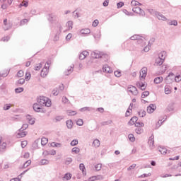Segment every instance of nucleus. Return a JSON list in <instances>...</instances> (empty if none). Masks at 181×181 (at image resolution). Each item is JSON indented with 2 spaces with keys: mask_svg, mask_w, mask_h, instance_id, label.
Returning <instances> with one entry per match:
<instances>
[{
  "mask_svg": "<svg viewBox=\"0 0 181 181\" xmlns=\"http://www.w3.org/2000/svg\"><path fill=\"white\" fill-rule=\"evenodd\" d=\"M175 80L177 83H179V81H181V75L176 76L175 77Z\"/></svg>",
  "mask_w": 181,
  "mask_h": 181,
  "instance_id": "864d4df0",
  "label": "nucleus"
},
{
  "mask_svg": "<svg viewBox=\"0 0 181 181\" xmlns=\"http://www.w3.org/2000/svg\"><path fill=\"white\" fill-rule=\"evenodd\" d=\"M66 127L69 129H71L73 128V121L67 120L66 121Z\"/></svg>",
  "mask_w": 181,
  "mask_h": 181,
  "instance_id": "cd10ccee",
  "label": "nucleus"
},
{
  "mask_svg": "<svg viewBox=\"0 0 181 181\" xmlns=\"http://www.w3.org/2000/svg\"><path fill=\"white\" fill-rule=\"evenodd\" d=\"M49 74V62H47L45 67L41 71V77H46Z\"/></svg>",
  "mask_w": 181,
  "mask_h": 181,
  "instance_id": "20e7f679",
  "label": "nucleus"
},
{
  "mask_svg": "<svg viewBox=\"0 0 181 181\" xmlns=\"http://www.w3.org/2000/svg\"><path fill=\"white\" fill-rule=\"evenodd\" d=\"M18 84H25V79L24 78H20L18 81Z\"/></svg>",
  "mask_w": 181,
  "mask_h": 181,
  "instance_id": "6e6d98bb",
  "label": "nucleus"
},
{
  "mask_svg": "<svg viewBox=\"0 0 181 181\" xmlns=\"http://www.w3.org/2000/svg\"><path fill=\"white\" fill-rule=\"evenodd\" d=\"M155 110H156V105L151 104L147 107V112H148V114H152Z\"/></svg>",
  "mask_w": 181,
  "mask_h": 181,
  "instance_id": "1a4fd4ad",
  "label": "nucleus"
},
{
  "mask_svg": "<svg viewBox=\"0 0 181 181\" xmlns=\"http://www.w3.org/2000/svg\"><path fill=\"white\" fill-rule=\"evenodd\" d=\"M25 75V73L23 72V71L20 70L18 71V72L16 74V77H23V76Z\"/></svg>",
  "mask_w": 181,
  "mask_h": 181,
  "instance_id": "c9c22d12",
  "label": "nucleus"
},
{
  "mask_svg": "<svg viewBox=\"0 0 181 181\" xmlns=\"http://www.w3.org/2000/svg\"><path fill=\"white\" fill-rule=\"evenodd\" d=\"M64 73H65V76H69V74H71V73H73V67L68 66Z\"/></svg>",
  "mask_w": 181,
  "mask_h": 181,
  "instance_id": "f3484780",
  "label": "nucleus"
},
{
  "mask_svg": "<svg viewBox=\"0 0 181 181\" xmlns=\"http://www.w3.org/2000/svg\"><path fill=\"white\" fill-rule=\"evenodd\" d=\"M47 142H49V139H47V138L42 137L41 139V145L45 146L47 144Z\"/></svg>",
  "mask_w": 181,
  "mask_h": 181,
  "instance_id": "c85d7f7f",
  "label": "nucleus"
},
{
  "mask_svg": "<svg viewBox=\"0 0 181 181\" xmlns=\"http://www.w3.org/2000/svg\"><path fill=\"white\" fill-rule=\"evenodd\" d=\"M139 117H145V115H146V112H145V110H141L139 112Z\"/></svg>",
  "mask_w": 181,
  "mask_h": 181,
  "instance_id": "4c0bfd02",
  "label": "nucleus"
},
{
  "mask_svg": "<svg viewBox=\"0 0 181 181\" xmlns=\"http://www.w3.org/2000/svg\"><path fill=\"white\" fill-rule=\"evenodd\" d=\"M117 8H122L124 6V2H119L117 3Z\"/></svg>",
  "mask_w": 181,
  "mask_h": 181,
  "instance_id": "338daca9",
  "label": "nucleus"
},
{
  "mask_svg": "<svg viewBox=\"0 0 181 181\" xmlns=\"http://www.w3.org/2000/svg\"><path fill=\"white\" fill-rule=\"evenodd\" d=\"M15 91L16 93H22L23 91V88H17Z\"/></svg>",
  "mask_w": 181,
  "mask_h": 181,
  "instance_id": "4d7b16f0",
  "label": "nucleus"
},
{
  "mask_svg": "<svg viewBox=\"0 0 181 181\" xmlns=\"http://www.w3.org/2000/svg\"><path fill=\"white\" fill-rule=\"evenodd\" d=\"M133 12L135 13H138L139 15H141V13H144V10H141L140 7L136 6L133 8L132 9Z\"/></svg>",
  "mask_w": 181,
  "mask_h": 181,
  "instance_id": "f8f14e48",
  "label": "nucleus"
},
{
  "mask_svg": "<svg viewBox=\"0 0 181 181\" xmlns=\"http://www.w3.org/2000/svg\"><path fill=\"white\" fill-rule=\"evenodd\" d=\"M150 47H151L149 46V45H147L144 47V52H149Z\"/></svg>",
  "mask_w": 181,
  "mask_h": 181,
  "instance_id": "0e129e2a",
  "label": "nucleus"
},
{
  "mask_svg": "<svg viewBox=\"0 0 181 181\" xmlns=\"http://www.w3.org/2000/svg\"><path fill=\"white\" fill-rule=\"evenodd\" d=\"M28 5H29V3L26 1H22V3L20 4V6H25L27 8Z\"/></svg>",
  "mask_w": 181,
  "mask_h": 181,
  "instance_id": "a18cd8bd",
  "label": "nucleus"
},
{
  "mask_svg": "<svg viewBox=\"0 0 181 181\" xmlns=\"http://www.w3.org/2000/svg\"><path fill=\"white\" fill-rule=\"evenodd\" d=\"M102 165L101 164H97L95 165V170H101Z\"/></svg>",
  "mask_w": 181,
  "mask_h": 181,
  "instance_id": "8fccbe9b",
  "label": "nucleus"
},
{
  "mask_svg": "<svg viewBox=\"0 0 181 181\" xmlns=\"http://www.w3.org/2000/svg\"><path fill=\"white\" fill-rule=\"evenodd\" d=\"M165 94H170V93H171L170 89H169V88H165Z\"/></svg>",
  "mask_w": 181,
  "mask_h": 181,
  "instance_id": "69168bd1",
  "label": "nucleus"
},
{
  "mask_svg": "<svg viewBox=\"0 0 181 181\" xmlns=\"http://www.w3.org/2000/svg\"><path fill=\"white\" fill-rule=\"evenodd\" d=\"M173 78H175V74L173 73H170L166 77L165 80L168 83H170V81H173Z\"/></svg>",
  "mask_w": 181,
  "mask_h": 181,
  "instance_id": "4468645a",
  "label": "nucleus"
},
{
  "mask_svg": "<svg viewBox=\"0 0 181 181\" xmlns=\"http://www.w3.org/2000/svg\"><path fill=\"white\" fill-rule=\"evenodd\" d=\"M128 92L133 94V95H138V89L132 85L129 86Z\"/></svg>",
  "mask_w": 181,
  "mask_h": 181,
  "instance_id": "423d86ee",
  "label": "nucleus"
},
{
  "mask_svg": "<svg viewBox=\"0 0 181 181\" xmlns=\"http://www.w3.org/2000/svg\"><path fill=\"white\" fill-rule=\"evenodd\" d=\"M158 57L160 59H162L163 60H165L166 59V52L163 51V52H160L158 54Z\"/></svg>",
  "mask_w": 181,
  "mask_h": 181,
  "instance_id": "4be33fe9",
  "label": "nucleus"
},
{
  "mask_svg": "<svg viewBox=\"0 0 181 181\" xmlns=\"http://www.w3.org/2000/svg\"><path fill=\"white\" fill-rule=\"evenodd\" d=\"M11 107H13V105L11 104H6L4 106V110H5V111H6L7 110H9V108H11Z\"/></svg>",
  "mask_w": 181,
  "mask_h": 181,
  "instance_id": "a19ab883",
  "label": "nucleus"
},
{
  "mask_svg": "<svg viewBox=\"0 0 181 181\" xmlns=\"http://www.w3.org/2000/svg\"><path fill=\"white\" fill-rule=\"evenodd\" d=\"M88 52L87 51H83L80 55H79V59L80 60H84V59H86V57H87V56H88Z\"/></svg>",
  "mask_w": 181,
  "mask_h": 181,
  "instance_id": "ddd939ff",
  "label": "nucleus"
},
{
  "mask_svg": "<svg viewBox=\"0 0 181 181\" xmlns=\"http://www.w3.org/2000/svg\"><path fill=\"white\" fill-rule=\"evenodd\" d=\"M159 152H160L162 155H166V153H168V149H166V148L164 147H160Z\"/></svg>",
  "mask_w": 181,
  "mask_h": 181,
  "instance_id": "bb28decb",
  "label": "nucleus"
},
{
  "mask_svg": "<svg viewBox=\"0 0 181 181\" xmlns=\"http://www.w3.org/2000/svg\"><path fill=\"white\" fill-rule=\"evenodd\" d=\"M9 74V71L8 70H5L1 72L0 75L1 77H6Z\"/></svg>",
  "mask_w": 181,
  "mask_h": 181,
  "instance_id": "2f4dec72",
  "label": "nucleus"
},
{
  "mask_svg": "<svg viewBox=\"0 0 181 181\" xmlns=\"http://www.w3.org/2000/svg\"><path fill=\"white\" fill-rule=\"evenodd\" d=\"M93 57L94 59H101L103 57H108V55L107 54H105L104 52H101L100 51H95L92 53Z\"/></svg>",
  "mask_w": 181,
  "mask_h": 181,
  "instance_id": "f03ea898",
  "label": "nucleus"
},
{
  "mask_svg": "<svg viewBox=\"0 0 181 181\" xmlns=\"http://www.w3.org/2000/svg\"><path fill=\"white\" fill-rule=\"evenodd\" d=\"M90 32L91 31L88 28H84L81 30L82 35H90Z\"/></svg>",
  "mask_w": 181,
  "mask_h": 181,
  "instance_id": "b1692460",
  "label": "nucleus"
},
{
  "mask_svg": "<svg viewBox=\"0 0 181 181\" xmlns=\"http://www.w3.org/2000/svg\"><path fill=\"white\" fill-rule=\"evenodd\" d=\"M163 62H165V60H163L161 58H157L156 59V66H162V64H163Z\"/></svg>",
  "mask_w": 181,
  "mask_h": 181,
  "instance_id": "a211bd4d",
  "label": "nucleus"
},
{
  "mask_svg": "<svg viewBox=\"0 0 181 181\" xmlns=\"http://www.w3.org/2000/svg\"><path fill=\"white\" fill-rule=\"evenodd\" d=\"M62 90H64V85L63 83H61L59 84V90L62 91Z\"/></svg>",
  "mask_w": 181,
  "mask_h": 181,
  "instance_id": "680f3d73",
  "label": "nucleus"
},
{
  "mask_svg": "<svg viewBox=\"0 0 181 181\" xmlns=\"http://www.w3.org/2000/svg\"><path fill=\"white\" fill-rule=\"evenodd\" d=\"M98 23H99L98 20H95L92 23V26H94V28H95L98 26Z\"/></svg>",
  "mask_w": 181,
  "mask_h": 181,
  "instance_id": "3c124183",
  "label": "nucleus"
},
{
  "mask_svg": "<svg viewBox=\"0 0 181 181\" xmlns=\"http://www.w3.org/2000/svg\"><path fill=\"white\" fill-rule=\"evenodd\" d=\"M158 19H159V21H166V17H165V16L162 15V14H158L157 16Z\"/></svg>",
  "mask_w": 181,
  "mask_h": 181,
  "instance_id": "f704fd0d",
  "label": "nucleus"
},
{
  "mask_svg": "<svg viewBox=\"0 0 181 181\" xmlns=\"http://www.w3.org/2000/svg\"><path fill=\"white\" fill-rule=\"evenodd\" d=\"M103 71H104V73H107V74L112 73V69L108 65H104L103 67Z\"/></svg>",
  "mask_w": 181,
  "mask_h": 181,
  "instance_id": "9b49d317",
  "label": "nucleus"
},
{
  "mask_svg": "<svg viewBox=\"0 0 181 181\" xmlns=\"http://www.w3.org/2000/svg\"><path fill=\"white\" fill-rule=\"evenodd\" d=\"M141 37L139 35H134L130 37V39H131V40H137V42H138V40H139V39H141Z\"/></svg>",
  "mask_w": 181,
  "mask_h": 181,
  "instance_id": "473e14b6",
  "label": "nucleus"
},
{
  "mask_svg": "<svg viewBox=\"0 0 181 181\" xmlns=\"http://www.w3.org/2000/svg\"><path fill=\"white\" fill-rule=\"evenodd\" d=\"M51 146H52L53 148H60V146H62V144L60 143L52 142L51 143Z\"/></svg>",
  "mask_w": 181,
  "mask_h": 181,
  "instance_id": "7c9ffc66",
  "label": "nucleus"
},
{
  "mask_svg": "<svg viewBox=\"0 0 181 181\" xmlns=\"http://www.w3.org/2000/svg\"><path fill=\"white\" fill-rule=\"evenodd\" d=\"M129 139L131 142H135V136H134V134H129Z\"/></svg>",
  "mask_w": 181,
  "mask_h": 181,
  "instance_id": "c03bdc74",
  "label": "nucleus"
},
{
  "mask_svg": "<svg viewBox=\"0 0 181 181\" xmlns=\"http://www.w3.org/2000/svg\"><path fill=\"white\" fill-rule=\"evenodd\" d=\"M79 169L82 171L83 175H86L87 172L86 171V167L84 166V164L81 163L79 165Z\"/></svg>",
  "mask_w": 181,
  "mask_h": 181,
  "instance_id": "393cba45",
  "label": "nucleus"
},
{
  "mask_svg": "<svg viewBox=\"0 0 181 181\" xmlns=\"http://www.w3.org/2000/svg\"><path fill=\"white\" fill-rule=\"evenodd\" d=\"M100 179H103V176H100V175H98V176H93V177H90L88 179V181L100 180Z\"/></svg>",
  "mask_w": 181,
  "mask_h": 181,
  "instance_id": "aec40b11",
  "label": "nucleus"
},
{
  "mask_svg": "<svg viewBox=\"0 0 181 181\" xmlns=\"http://www.w3.org/2000/svg\"><path fill=\"white\" fill-rule=\"evenodd\" d=\"M28 145V141H23L21 142V146L22 148H25V146H27Z\"/></svg>",
  "mask_w": 181,
  "mask_h": 181,
  "instance_id": "5fc2aeb1",
  "label": "nucleus"
},
{
  "mask_svg": "<svg viewBox=\"0 0 181 181\" xmlns=\"http://www.w3.org/2000/svg\"><path fill=\"white\" fill-rule=\"evenodd\" d=\"M138 45H140V46H146V43H148V41L144 37H141L137 41Z\"/></svg>",
  "mask_w": 181,
  "mask_h": 181,
  "instance_id": "6e6552de",
  "label": "nucleus"
},
{
  "mask_svg": "<svg viewBox=\"0 0 181 181\" xmlns=\"http://www.w3.org/2000/svg\"><path fill=\"white\" fill-rule=\"evenodd\" d=\"M78 144V140H73L71 142V146H76V145H77Z\"/></svg>",
  "mask_w": 181,
  "mask_h": 181,
  "instance_id": "603ef678",
  "label": "nucleus"
},
{
  "mask_svg": "<svg viewBox=\"0 0 181 181\" xmlns=\"http://www.w3.org/2000/svg\"><path fill=\"white\" fill-rule=\"evenodd\" d=\"M31 163H32V160H27V161L24 163L23 166L22 167V169H26V168H28V166H30V165Z\"/></svg>",
  "mask_w": 181,
  "mask_h": 181,
  "instance_id": "c756f323",
  "label": "nucleus"
},
{
  "mask_svg": "<svg viewBox=\"0 0 181 181\" xmlns=\"http://www.w3.org/2000/svg\"><path fill=\"white\" fill-rule=\"evenodd\" d=\"M76 124L78 125H79V127H81V125H83L84 124V122L83 121V119H78L77 121H76Z\"/></svg>",
  "mask_w": 181,
  "mask_h": 181,
  "instance_id": "37998d69",
  "label": "nucleus"
},
{
  "mask_svg": "<svg viewBox=\"0 0 181 181\" xmlns=\"http://www.w3.org/2000/svg\"><path fill=\"white\" fill-rule=\"evenodd\" d=\"M163 81V78L162 76L157 77L154 79V83L156 84H160Z\"/></svg>",
  "mask_w": 181,
  "mask_h": 181,
  "instance_id": "412c9836",
  "label": "nucleus"
},
{
  "mask_svg": "<svg viewBox=\"0 0 181 181\" xmlns=\"http://www.w3.org/2000/svg\"><path fill=\"white\" fill-rule=\"evenodd\" d=\"M37 103L41 105V107H52V100H50L47 97H38L37 98Z\"/></svg>",
  "mask_w": 181,
  "mask_h": 181,
  "instance_id": "f257e3e1",
  "label": "nucleus"
},
{
  "mask_svg": "<svg viewBox=\"0 0 181 181\" xmlns=\"http://www.w3.org/2000/svg\"><path fill=\"white\" fill-rule=\"evenodd\" d=\"M136 121H138V117H133L129 122V125H135L137 122Z\"/></svg>",
  "mask_w": 181,
  "mask_h": 181,
  "instance_id": "2eb2a0df",
  "label": "nucleus"
},
{
  "mask_svg": "<svg viewBox=\"0 0 181 181\" xmlns=\"http://www.w3.org/2000/svg\"><path fill=\"white\" fill-rule=\"evenodd\" d=\"M144 126V123L142 122H137L135 124V127H136V132L139 134H142L144 132V129L142 127Z\"/></svg>",
  "mask_w": 181,
  "mask_h": 181,
  "instance_id": "39448f33",
  "label": "nucleus"
},
{
  "mask_svg": "<svg viewBox=\"0 0 181 181\" xmlns=\"http://www.w3.org/2000/svg\"><path fill=\"white\" fill-rule=\"evenodd\" d=\"M66 114L69 117H73V115H77V112L76 110H69L66 111Z\"/></svg>",
  "mask_w": 181,
  "mask_h": 181,
  "instance_id": "6ab92c4d",
  "label": "nucleus"
},
{
  "mask_svg": "<svg viewBox=\"0 0 181 181\" xmlns=\"http://www.w3.org/2000/svg\"><path fill=\"white\" fill-rule=\"evenodd\" d=\"M170 25H173L174 26H177V21H173L170 22Z\"/></svg>",
  "mask_w": 181,
  "mask_h": 181,
  "instance_id": "e2e57ef3",
  "label": "nucleus"
},
{
  "mask_svg": "<svg viewBox=\"0 0 181 181\" xmlns=\"http://www.w3.org/2000/svg\"><path fill=\"white\" fill-rule=\"evenodd\" d=\"M27 119H28V122L30 125H33V124H35V118H32L30 115L27 116Z\"/></svg>",
  "mask_w": 181,
  "mask_h": 181,
  "instance_id": "a878e982",
  "label": "nucleus"
},
{
  "mask_svg": "<svg viewBox=\"0 0 181 181\" xmlns=\"http://www.w3.org/2000/svg\"><path fill=\"white\" fill-rule=\"evenodd\" d=\"M136 167V164H133L129 168H127V170H132V169H135Z\"/></svg>",
  "mask_w": 181,
  "mask_h": 181,
  "instance_id": "bf43d9fd",
  "label": "nucleus"
},
{
  "mask_svg": "<svg viewBox=\"0 0 181 181\" xmlns=\"http://www.w3.org/2000/svg\"><path fill=\"white\" fill-rule=\"evenodd\" d=\"M72 152H74V153H78L80 152V148L74 147L72 148Z\"/></svg>",
  "mask_w": 181,
  "mask_h": 181,
  "instance_id": "09e8293b",
  "label": "nucleus"
},
{
  "mask_svg": "<svg viewBox=\"0 0 181 181\" xmlns=\"http://www.w3.org/2000/svg\"><path fill=\"white\" fill-rule=\"evenodd\" d=\"M148 95H149V92H148V91H144V92L141 94V98H145V97H148Z\"/></svg>",
  "mask_w": 181,
  "mask_h": 181,
  "instance_id": "de8ad7c7",
  "label": "nucleus"
},
{
  "mask_svg": "<svg viewBox=\"0 0 181 181\" xmlns=\"http://www.w3.org/2000/svg\"><path fill=\"white\" fill-rule=\"evenodd\" d=\"M115 77H121V76H122L121 71H119V70L115 71Z\"/></svg>",
  "mask_w": 181,
  "mask_h": 181,
  "instance_id": "49530a36",
  "label": "nucleus"
},
{
  "mask_svg": "<svg viewBox=\"0 0 181 181\" xmlns=\"http://www.w3.org/2000/svg\"><path fill=\"white\" fill-rule=\"evenodd\" d=\"M42 63L35 64H34L33 69L35 71H39V70H40V69H42Z\"/></svg>",
  "mask_w": 181,
  "mask_h": 181,
  "instance_id": "dca6fc26",
  "label": "nucleus"
},
{
  "mask_svg": "<svg viewBox=\"0 0 181 181\" xmlns=\"http://www.w3.org/2000/svg\"><path fill=\"white\" fill-rule=\"evenodd\" d=\"M30 77H32V75L29 72L25 73V80H26V81H29Z\"/></svg>",
  "mask_w": 181,
  "mask_h": 181,
  "instance_id": "72a5a7b5",
  "label": "nucleus"
},
{
  "mask_svg": "<svg viewBox=\"0 0 181 181\" xmlns=\"http://www.w3.org/2000/svg\"><path fill=\"white\" fill-rule=\"evenodd\" d=\"M101 145V143L100 142V140L98 139H95L93 142V146L95 148H98V146H100Z\"/></svg>",
  "mask_w": 181,
  "mask_h": 181,
  "instance_id": "5701e85b",
  "label": "nucleus"
},
{
  "mask_svg": "<svg viewBox=\"0 0 181 181\" xmlns=\"http://www.w3.org/2000/svg\"><path fill=\"white\" fill-rule=\"evenodd\" d=\"M59 89L57 88H55L52 90V93L54 95H59Z\"/></svg>",
  "mask_w": 181,
  "mask_h": 181,
  "instance_id": "ea45409f",
  "label": "nucleus"
},
{
  "mask_svg": "<svg viewBox=\"0 0 181 181\" xmlns=\"http://www.w3.org/2000/svg\"><path fill=\"white\" fill-rule=\"evenodd\" d=\"M64 179H66V180H70V179H71V174L70 173H66L64 177Z\"/></svg>",
  "mask_w": 181,
  "mask_h": 181,
  "instance_id": "79ce46f5",
  "label": "nucleus"
},
{
  "mask_svg": "<svg viewBox=\"0 0 181 181\" xmlns=\"http://www.w3.org/2000/svg\"><path fill=\"white\" fill-rule=\"evenodd\" d=\"M132 6H139V5H141V3L136 1H132L131 2Z\"/></svg>",
  "mask_w": 181,
  "mask_h": 181,
  "instance_id": "58836bf2",
  "label": "nucleus"
},
{
  "mask_svg": "<svg viewBox=\"0 0 181 181\" xmlns=\"http://www.w3.org/2000/svg\"><path fill=\"white\" fill-rule=\"evenodd\" d=\"M136 87L138 88H140V90H146V83H144V82H137Z\"/></svg>",
  "mask_w": 181,
  "mask_h": 181,
  "instance_id": "9d476101",
  "label": "nucleus"
},
{
  "mask_svg": "<svg viewBox=\"0 0 181 181\" xmlns=\"http://www.w3.org/2000/svg\"><path fill=\"white\" fill-rule=\"evenodd\" d=\"M132 114V109L129 107L128 110L126 112V117H130V115Z\"/></svg>",
  "mask_w": 181,
  "mask_h": 181,
  "instance_id": "e433bc0d",
  "label": "nucleus"
},
{
  "mask_svg": "<svg viewBox=\"0 0 181 181\" xmlns=\"http://www.w3.org/2000/svg\"><path fill=\"white\" fill-rule=\"evenodd\" d=\"M148 75V69L146 67H143L140 71L139 78L141 81L145 80L146 78V76Z\"/></svg>",
  "mask_w": 181,
  "mask_h": 181,
  "instance_id": "7ed1b4c3",
  "label": "nucleus"
},
{
  "mask_svg": "<svg viewBox=\"0 0 181 181\" xmlns=\"http://www.w3.org/2000/svg\"><path fill=\"white\" fill-rule=\"evenodd\" d=\"M40 163L41 165H47V163H49V161L47 160H42Z\"/></svg>",
  "mask_w": 181,
  "mask_h": 181,
  "instance_id": "052dcab7",
  "label": "nucleus"
},
{
  "mask_svg": "<svg viewBox=\"0 0 181 181\" xmlns=\"http://www.w3.org/2000/svg\"><path fill=\"white\" fill-rule=\"evenodd\" d=\"M109 2V0H105V1L103 2V6H108Z\"/></svg>",
  "mask_w": 181,
  "mask_h": 181,
  "instance_id": "774afa93",
  "label": "nucleus"
},
{
  "mask_svg": "<svg viewBox=\"0 0 181 181\" xmlns=\"http://www.w3.org/2000/svg\"><path fill=\"white\" fill-rule=\"evenodd\" d=\"M67 25H68V26H69V29H73V22L69 21V22L67 23Z\"/></svg>",
  "mask_w": 181,
  "mask_h": 181,
  "instance_id": "13d9d810",
  "label": "nucleus"
},
{
  "mask_svg": "<svg viewBox=\"0 0 181 181\" xmlns=\"http://www.w3.org/2000/svg\"><path fill=\"white\" fill-rule=\"evenodd\" d=\"M33 110L35 111V112H43V108H42V105H40L39 103H35L33 105Z\"/></svg>",
  "mask_w": 181,
  "mask_h": 181,
  "instance_id": "0eeeda50",
  "label": "nucleus"
}]
</instances>
